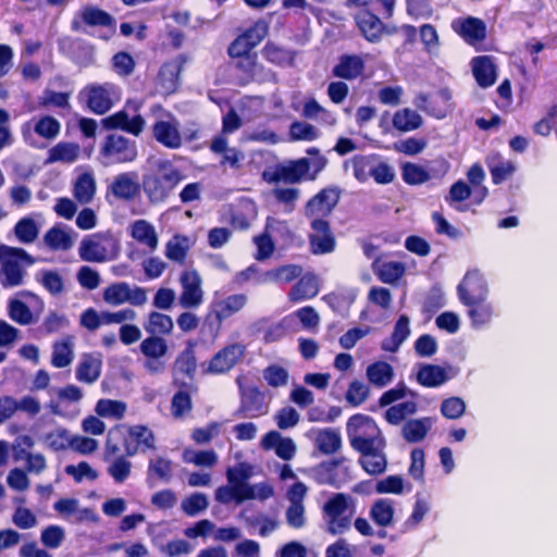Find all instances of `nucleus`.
<instances>
[{
  "label": "nucleus",
  "instance_id": "obj_1",
  "mask_svg": "<svg viewBox=\"0 0 557 557\" xmlns=\"http://www.w3.org/2000/svg\"><path fill=\"white\" fill-rule=\"evenodd\" d=\"M153 448L154 435L146 425L117 424L111 428L104 444V458H116L108 467L109 475L115 483H123L132 472V463L126 457Z\"/></svg>",
  "mask_w": 557,
  "mask_h": 557
},
{
  "label": "nucleus",
  "instance_id": "obj_2",
  "mask_svg": "<svg viewBox=\"0 0 557 557\" xmlns=\"http://www.w3.org/2000/svg\"><path fill=\"white\" fill-rule=\"evenodd\" d=\"M183 180L181 170L170 161H158L144 173L141 187L148 201L158 205L166 201Z\"/></svg>",
  "mask_w": 557,
  "mask_h": 557
},
{
  "label": "nucleus",
  "instance_id": "obj_3",
  "mask_svg": "<svg viewBox=\"0 0 557 557\" xmlns=\"http://www.w3.org/2000/svg\"><path fill=\"white\" fill-rule=\"evenodd\" d=\"M36 259L25 249L0 245V283L4 288L20 286L24 283L26 268Z\"/></svg>",
  "mask_w": 557,
  "mask_h": 557
},
{
  "label": "nucleus",
  "instance_id": "obj_4",
  "mask_svg": "<svg viewBox=\"0 0 557 557\" xmlns=\"http://www.w3.org/2000/svg\"><path fill=\"white\" fill-rule=\"evenodd\" d=\"M307 153L314 154L315 159L312 161L307 158L293 160L287 165L277 168L273 180L290 184L299 183L302 180H314L318 173L326 166L327 161L325 157L320 154L318 148H309Z\"/></svg>",
  "mask_w": 557,
  "mask_h": 557
},
{
  "label": "nucleus",
  "instance_id": "obj_5",
  "mask_svg": "<svg viewBox=\"0 0 557 557\" xmlns=\"http://www.w3.org/2000/svg\"><path fill=\"white\" fill-rule=\"evenodd\" d=\"M346 433L355 451L385 440L375 420L364 413H355L348 418Z\"/></svg>",
  "mask_w": 557,
  "mask_h": 557
},
{
  "label": "nucleus",
  "instance_id": "obj_6",
  "mask_svg": "<svg viewBox=\"0 0 557 557\" xmlns=\"http://www.w3.org/2000/svg\"><path fill=\"white\" fill-rule=\"evenodd\" d=\"M137 156L136 141L119 134L107 135L99 149V160L106 166L133 162Z\"/></svg>",
  "mask_w": 557,
  "mask_h": 557
},
{
  "label": "nucleus",
  "instance_id": "obj_7",
  "mask_svg": "<svg viewBox=\"0 0 557 557\" xmlns=\"http://www.w3.org/2000/svg\"><path fill=\"white\" fill-rule=\"evenodd\" d=\"M227 55L240 86L264 77V66L259 62L256 51L227 47Z\"/></svg>",
  "mask_w": 557,
  "mask_h": 557
},
{
  "label": "nucleus",
  "instance_id": "obj_8",
  "mask_svg": "<svg viewBox=\"0 0 557 557\" xmlns=\"http://www.w3.org/2000/svg\"><path fill=\"white\" fill-rule=\"evenodd\" d=\"M350 496L344 493L334 494L323 506V515L326 520L327 533L332 535L342 534L349 530L351 513L348 510Z\"/></svg>",
  "mask_w": 557,
  "mask_h": 557
},
{
  "label": "nucleus",
  "instance_id": "obj_9",
  "mask_svg": "<svg viewBox=\"0 0 557 557\" xmlns=\"http://www.w3.org/2000/svg\"><path fill=\"white\" fill-rule=\"evenodd\" d=\"M239 388L240 401L234 416L237 418L256 419L269 412L265 394L258 386H244L240 377L236 380Z\"/></svg>",
  "mask_w": 557,
  "mask_h": 557
},
{
  "label": "nucleus",
  "instance_id": "obj_10",
  "mask_svg": "<svg viewBox=\"0 0 557 557\" xmlns=\"http://www.w3.org/2000/svg\"><path fill=\"white\" fill-rule=\"evenodd\" d=\"M139 350L145 357L143 366L147 372L158 374L165 369L164 357L169 352V345L164 337L149 335L141 341Z\"/></svg>",
  "mask_w": 557,
  "mask_h": 557
},
{
  "label": "nucleus",
  "instance_id": "obj_11",
  "mask_svg": "<svg viewBox=\"0 0 557 557\" xmlns=\"http://www.w3.org/2000/svg\"><path fill=\"white\" fill-rule=\"evenodd\" d=\"M310 251L313 255H325L334 251L336 247V238L331 228L330 222L323 218H314L310 222Z\"/></svg>",
  "mask_w": 557,
  "mask_h": 557
},
{
  "label": "nucleus",
  "instance_id": "obj_12",
  "mask_svg": "<svg viewBox=\"0 0 557 557\" xmlns=\"http://www.w3.org/2000/svg\"><path fill=\"white\" fill-rule=\"evenodd\" d=\"M17 297L11 298L8 302V314L10 319L20 325H29L36 321V317L24 300H30L37 305L40 310L44 308L42 299L30 290H21Z\"/></svg>",
  "mask_w": 557,
  "mask_h": 557
},
{
  "label": "nucleus",
  "instance_id": "obj_13",
  "mask_svg": "<svg viewBox=\"0 0 557 557\" xmlns=\"http://www.w3.org/2000/svg\"><path fill=\"white\" fill-rule=\"evenodd\" d=\"M246 352L245 345L234 343L220 349L208 363L207 373L219 375L231 371Z\"/></svg>",
  "mask_w": 557,
  "mask_h": 557
},
{
  "label": "nucleus",
  "instance_id": "obj_14",
  "mask_svg": "<svg viewBox=\"0 0 557 557\" xmlns=\"http://www.w3.org/2000/svg\"><path fill=\"white\" fill-rule=\"evenodd\" d=\"M385 447L386 441L383 440L356 450L360 455L358 462L364 472L370 475H379L385 472L387 468Z\"/></svg>",
  "mask_w": 557,
  "mask_h": 557
},
{
  "label": "nucleus",
  "instance_id": "obj_15",
  "mask_svg": "<svg viewBox=\"0 0 557 557\" xmlns=\"http://www.w3.org/2000/svg\"><path fill=\"white\" fill-rule=\"evenodd\" d=\"M115 21L107 11L95 5H84L73 17L71 29L73 32H84L85 26L112 27Z\"/></svg>",
  "mask_w": 557,
  "mask_h": 557
},
{
  "label": "nucleus",
  "instance_id": "obj_16",
  "mask_svg": "<svg viewBox=\"0 0 557 557\" xmlns=\"http://www.w3.org/2000/svg\"><path fill=\"white\" fill-rule=\"evenodd\" d=\"M166 120H157L152 124V137L165 148L178 149L183 144L178 122L171 113H166Z\"/></svg>",
  "mask_w": 557,
  "mask_h": 557
},
{
  "label": "nucleus",
  "instance_id": "obj_17",
  "mask_svg": "<svg viewBox=\"0 0 557 557\" xmlns=\"http://www.w3.org/2000/svg\"><path fill=\"white\" fill-rule=\"evenodd\" d=\"M247 302L248 297L246 294H233L223 299L213 301L208 318H214L215 332H220L222 323L232 315L238 313Z\"/></svg>",
  "mask_w": 557,
  "mask_h": 557
},
{
  "label": "nucleus",
  "instance_id": "obj_18",
  "mask_svg": "<svg viewBox=\"0 0 557 557\" xmlns=\"http://www.w3.org/2000/svg\"><path fill=\"white\" fill-rule=\"evenodd\" d=\"M354 21L362 37L371 42L377 44L384 36L386 24L371 10H358Z\"/></svg>",
  "mask_w": 557,
  "mask_h": 557
},
{
  "label": "nucleus",
  "instance_id": "obj_19",
  "mask_svg": "<svg viewBox=\"0 0 557 557\" xmlns=\"http://www.w3.org/2000/svg\"><path fill=\"white\" fill-rule=\"evenodd\" d=\"M487 283L479 270L468 271L457 286V294L461 304L487 298Z\"/></svg>",
  "mask_w": 557,
  "mask_h": 557
},
{
  "label": "nucleus",
  "instance_id": "obj_20",
  "mask_svg": "<svg viewBox=\"0 0 557 557\" xmlns=\"http://www.w3.org/2000/svg\"><path fill=\"white\" fill-rule=\"evenodd\" d=\"M180 282L182 285L181 306L188 309L197 308L203 301L201 278L198 272L196 270L182 272Z\"/></svg>",
  "mask_w": 557,
  "mask_h": 557
},
{
  "label": "nucleus",
  "instance_id": "obj_21",
  "mask_svg": "<svg viewBox=\"0 0 557 557\" xmlns=\"http://www.w3.org/2000/svg\"><path fill=\"white\" fill-rule=\"evenodd\" d=\"M451 28L469 45L479 44L486 38V24L479 17L456 18L451 22Z\"/></svg>",
  "mask_w": 557,
  "mask_h": 557
},
{
  "label": "nucleus",
  "instance_id": "obj_22",
  "mask_svg": "<svg viewBox=\"0 0 557 557\" xmlns=\"http://www.w3.org/2000/svg\"><path fill=\"white\" fill-rule=\"evenodd\" d=\"M338 200L339 194L335 187L323 188L307 202L306 214L313 219H324L332 212Z\"/></svg>",
  "mask_w": 557,
  "mask_h": 557
},
{
  "label": "nucleus",
  "instance_id": "obj_23",
  "mask_svg": "<svg viewBox=\"0 0 557 557\" xmlns=\"http://www.w3.org/2000/svg\"><path fill=\"white\" fill-rule=\"evenodd\" d=\"M84 98L86 107L95 114H104L113 106L111 94L106 86L90 84L86 86L79 94Z\"/></svg>",
  "mask_w": 557,
  "mask_h": 557
},
{
  "label": "nucleus",
  "instance_id": "obj_24",
  "mask_svg": "<svg viewBox=\"0 0 557 557\" xmlns=\"http://www.w3.org/2000/svg\"><path fill=\"white\" fill-rule=\"evenodd\" d=\"M343 458L323 461L314 468V481L320 485L339 487L347 476V469L341 468Z\"/></svg>",
  "mask_w": 557,
  "mask_h": 557
},
{
  "label": "nucleus",
  "instance_id": "obj_25",
  "mask_svg": "<svg viewBox=\"0 0 557 557\" xmlns=\"http://www.w3.org/2000/svg\"><path fill=\"white\" fill-rule=\"evenodd\" d=\"M269 24L258 20L242 34H239L228 47L253 51V49L268 36Z\"/></svg>",
  "mask_w": 557,
  "mask_h": 557
},
{
  "label": "nucleus",
  "instance_id": "obj_26",
  "mask_svg": "<svg viewBox=\"0 0 557 557\" xmlns=\"http://www.w3.org/2000/svg\"><path fill=\"white\" fill-rule=\"evenodd\" d=\"M107 239L101 233L87 235L79 245L78 253L82 260L87 262H103L107 260V248L103 242Z\"/></svg>",
  "mask_w": 557,
  "mask_h": 557
},
{
  "label": "nucleus",
  "instance_id": "obj_27",
  "mask_svg": "<svg viewBox=\"0 0 557 557\" xmlns=\"http://www.w3.org/2000/svg\"><path fill=\"white\" fill-rule=\"evenodd\" d=\"M485 164L491 173L494 185H499L510 178L516 172L512 161L506 160L502 153L493 151L485 158Z\"/></svg>",
  "mask_w": 557,
  "mask_h": 557
},
{
  "label": "nucleus",
  "instance_id": "obj_28",
  "mask_svg": "<svg viewBox=\"0 0 557 557\" xmlns=\"http://www.w3.org/2000/svg\"><path fill=\"white\" fill-rule=\"evenodd\" d=\"M472 73L482 88L491 87L497 78L496 65L491 55H478L471 60Z\"/></svg>",
  "mask_w": 557,
  "mask_h": 557
},
{
  "label": "nucleus",
  "instance_id": "obj_29",
  "mask_svg": "<svg viewBox=\"0 0 557 557\" xmlns=\"http://www.w3.org/2000/svg\"><path fill=\"white\" fill-rule=\"evenodd\" d=\"M140 185L135 181L134 172L117 174L109 186L111 194L121 200H132L139 193Z\"/></svg>",
  "mask_w": 557,
  "mask_h": 557
},
{
  "label": "nucleus",
  "instance_id": "obj_30",
  "mask_svg": "<svg viewBox=\"0 0 557 557\" xmlns=\"http://www.w3.org/2000/svg\"><path fill=\"white\" fill-rule=\"evenodd\" d=\"M363 70L364 62L359 55L344 54L333 67L332 73L335 77L352 81L360 76Z\"/></svg>",
  "mask_w": 557,
  "mask_h": 557
},
{
  "label": "nucleus",
  "instance_id": "obj_31",
  "mask_svg": "<svg viewBox=\"0 0 557 557\" xmlns=\"http://www.w3.org/2000/svg\"><path fill=\"white\" fill-rule=\"evenodd\" d=\"M173 327L174 323L172 318L159 311H151L144 322V330L147 334L152 336H169Z\"/></svg>",
  "mask_w": 557,
  "mask_h": 557
},
{
  "label": "nucleus",
  "instance_id": "obj_32",
  "mask_svg": "<svg viewBox=\"0 0 557 557\" xmlns=\"http://www.w3.org/2000/svg\"><path fill=\"white\" fill-rule=\"evenodd\" d=\"M468 308V315L474 326H482L492 320L494 310L487 298L463 302Z\"/></svg>",
  "mask_w": 557,
  "mask_h": 557
},
{
  "label": "nucleus",
  "instance_id": "obj_33",
  "mask_svg": "<svg viewBox=\"0 0 557 557\" xmlns=\"http://www.w3.org/2000/svg\"><path fill=\"white\" fill-rule=\"evenodd\" d=\"M447 380L446 370L437 364H422L417 373V382L424 387H437Z\"/></svg>",
  "mask_w": 557,
  "mask_h": 557
},
{
  "label": "nucleus",
  "instance_id": "obj_34",
  "mask_svg": "<svg viewBox=\"0 0 557 557\" xmlns=\"http://www.w3.org/2000/svg\"><path fill=\"white\" fill-rule=\"evenodd\" d=\"M410 334L409 318L401 314L395 323L392 335L382 344L385 351L396 352Z\"/></svg>",
  "mask_w": 557,
  "mask_h": 557
},
{
  "label": "nucleus",
  "instance_id": "obj_35",
  "mask_svg": "<svg viewBox=\"0 0 557 557\" xmlns=\"http://www.w3.org/2000/svg\"><path fill=\"white\" fill-rule=\"evenodd\" d=\"M96 194V182L90 172H85L75 181L73 195L82 205L89 203Z\"/></svg>",
  "mask_w": 557,
  "mask_h": 557
},
{
  "label": "nucleus",
  "instance_id": "obj_36",
  "mask_svg": "<svg viewBox=\"0 0 557 557\" xmlns=\"http://www.w3.org/2000/svg\"><path fill=\"white\" fill-rule=\"evenodd\" d=\"M261 53L264 60L280 67L290 65L294 61V54L290 50L273 41H268L263 46Z\"/></svg>",
  "mask_w": 557,
  "mask_h": 557
},
{
  "label": "nucleus",
  "instance_id": "obj_37",
  "mask_svg": "<svg viewBox=\"0 0 557 557\" xmlns=\"http://www.w3.org/2000/svg\"><path fill=\"white\" fill-rule=\"evenodd\" d=\"M392 122L393 126L399 132H411L418 129L423 120L414 110L404 108L394 113Z\"/></svg>",
  "mask_w": 557,
  "mask_h": 557
},
{
  "label": "nucleus",
  "instance_id": "obj_38",
  "mask_svg": "<svg viewBox=\"0 0 557 557\" xmlns=\"http://www.w3.org/2000/svg\"><path fill=\"white\" fill-rule=\"evenodd\" d=\"M394 512L393 502L387 498H380L372 504L370 518L376 525L385 528L392 524Z\"/></svg>",
  "mask_w": 557,
  "mask_h": 557
},
{
  "label": "nucleus",
  "instance_id": "obj_39",
  "mask_svg": "<svg viewBox=\"0 0 557 557\" xmlns=\"http://www.w3.org/2000/svg\"><path fill=\"white\" fill-rule=\"evenodd\" d=\"M319 293L317 280L312 275L300 277L292 287L289 297L293 301H302L315 297Z\"/></svg>",
  "mask_w": 557,
  "mask_h": 557
},
{
  "label": "nucleus",
  "instance_id": "obj_40",
  "mask_svg": "<svg viewBox=\"0 0 557 557\" xmlns=\"http://www.w3.org/2000/svg\"><path fill=\"white\" fill-rule=\"evenodd\" d=\"M315 447L323 455H332L342 446L339 432L333 429L320 430L314 441Z\"/></svg>",
  "mask_w": 557,
  "mask_h": 557
},
{
  "label": "nucleus",
  "instance_id": "obj_41",
  "mask_svg": "<svg viewBox=\"0 0 557 557\" xmlns=\"http://www.w3.org/2000/svg\"><path fill=\"white\" fill-rule=\"evenodd\" d=\"M367 376L373 385L384 387L392 382L394 370L386 361H375L368 366Z\"/></svg>",
  "mask_w": 557,
  "mask_h": 557
},
{
  "label": "nucleus",
  "instance_id": "obj_42",
  "mask_svg": "<svg viewBox=\"0 0 557 557\" xmlns=\"http://www.w3.org/2000/svg\"><path fill=\"white\" fill-rule=\"evenodd\" d=\"M101 374V362L90 355H85L76 369V379L79 382L91 384Z\"/></svg>",
  "mask_w": 557,
  "mask_h": 557
},
{
  "label": "nucleus",
  "instance_id": "obj_43",
  "mask_svg": "<svg viewBox=\"0 0 557 557\" xmlns=\"http://www.w3.org/2000/svg\"><path fill=\"white\" fill-rule=\"evenodd\" d=\"M132 236L140 244L146 245L150 250H154L158 246V236L154 227L146 220L134 222Z\"/></svg>",
  "mask_w": 557,
  "mask_h": 557
},
{
  "label": "nucleus",
  "instance_id": "obj_44",
  "mask_svg": "<svg viewBox=\"0 0 557 557\" xmlns=\"http://www.w3.org/2000/svg\"><path fill=\"white\" fill-rule=\"evenodd\" d=\"M431 428L430 419H412L408 420L401 430L404 438L408 443H418L422 441Z\"/></svg>",
  "mask_w": 557,
  "mask_h": 557
},
{
  "label": "nucleus",
  "instance_id": "obj_45",
  "mask_svg": "<svg viewBox=\"0 0 557 557\" xmlns=\"http://www.w3.org/2000/svg\"><path fill=\"white\" fill-rule=\"evenodd\" d=\"M173 369L189 379H194L197 370V360L191 344H188L176 357Z\"/></svg>",
  "mask_w": 557,
  "mask_h": 557
},
{
  "label": "nucleus",
  "instance_id": "obj_46",
  "mask_svg": "<svg viewBox=\"0 0 557 557\" xmlns=\"http://www.w3.org/2000/svg\"><path fill=\"white\" fill-rule=\"evenodd\" d=\"M104 302L111 306H120L129 299V285L126 282L112 283L104 288L102 294Z\"/></svg>",
  "mask_w": 557,
  "mask_h": 557
},
{
  "label": "nucleus",
  "instance_id": "obj_47",
  "mask_svg": "<svg viewBox=\"0 0 557 557\" xmlns=\"http://www.w3.org/2000/svg\"><path fill=\"white\" fill-rule=\"evenodd\" d=\"M417 409V404L412 400H408L391 406L385 411L384 417L389 424L397 425L401 421H404L408 416L416 413Z\"/></svg>",
  "mask_w": 557,
  "mask_h": 557
},
{
  "label": "nucleus",
  "instance_id": "obj_48",
  "mask_svg": "<svg viewBox=\"0 0 557 557\" xmlns=\"http://www.w3.org/2000/svg\"><path fill=\"white\" fill-rule=\"evenodd\" d=\"M45 243L52 250H69L73 245L70 234L58 226L47 231Z\"/></svg>",
  "mask_w": 557,
  "mask_h": 557
},
{
  "label": "nucleus",
  "instance_id": "obj_49",
  "mask_svg": "<svg viewBox=\"0 0 557 557\" xmlns=\"http://www.w3.org/2000/svg\"><path fill=\"white\" fill-rule=\"evenodd\" d=\"M14 232L18 242L30 244L38 237L39 228L32 218L25 216L17 221Z\"/></svg>",
  "mask_w": 557,
  "mask_h": 557
},
{
  "label": "nucleus",
  "instance_id": "obj_50",
  "mask_svg": "<svg viewBox=\"0 0 557 557\" xmlns=\"http://www.w3.org/2000/svg\"><path fill=\"white\" fill-rule=\"evenodd\" d=\"M78 156V147L74 144L61 141L49 150L48 162H74Z\"/></svg>",
  "mask_w": 557,
  "mask_h": 557
},
{
  "label": "nucleus",
  "instance_id": "obj_51",
  "mask_svg": "<svg viewBox=\"0 0 557 557\" xmlns=\"http://www.w3.org/2000/svg\"><path fill=\"white\" fill-rule=\"evenodd\" d=\"M60 129V122L50 115L39 117L34 124V132L47 140L54 139L59 135Z\"/></svg>",
  "mask_w": 557,
  "mask_h": 557
},
{
  "label": "nucleus",
  "instance_id": "obj_52",
  "mask_svg": "<svg viewBox=\"0 0 557 557\" xmlns=\"http://www.w3.org/2000/svg\"><path fill=\"white\" fill-rule=\"evenodd\" d=\"M406 267L400 261H385L380 265L377 277L381 282L393 284L405 274Z\"/></svg>",
  "mask_w": 557,
  "mask_h": 557
},
{
  "label": "nucleus",
  "instance_id": "obj_53",
  "mask_svg": "<svg viewBox=\"0 0 557 557\" xmlns=\"http://www.w3.org/2000/svg\"><path fill=\"white\" fill-rule=\"evenodd\" d=\"M374 160L375 154H358L352 158L354 176L358 182L364 183L371 177Z\"/></svg>",
  "mask_w": 557,
  "mask_h": 557
},
{
  "label": "nucleus",
  "instance_id": "obj_54",
  "mask_svg": "<svg viewBox=\"0 0 557 557\" xmlns=\"http://www.w3.org/2000/svg\"><path fill=\"white\" fill-rule=\"evenodd\" d=\"M401 176L408 185H420L430 180L429 172L421 165L407 162L403 165Z\"/></svg>",
  "mask_w": 557,
  "mask_h": 557
},
{
  "label": "nucleus",
  "instance_id": "obj_55",
  "mask_svg": "<svg viewBox=\"0 0 557 557\" xmlns=\"http://www.w3.org/2000/svg\"><path fill=\"white\" fill-rule=\"evenodd\" d=\"M369 387L359 380H354L348 385L345 393V399L351 407H358L369 397Z\"/></svg>",
  "mask_w": 557,
  "mask_h": 557
},
{
  "label": "nucleus",
  "instance_id": "obj_56",
  "mask_svg": "<svg viewBox=\"0 0 557 557\" xmlns=\"http://www.w3.org/2000/svg\"><path fill=\"white\" fill-rule=\"evenodd\" d=\"M73 360L72 345L69 341L55 343L53 346L51 363L55 368H65Z\"/></svg>",
  "mask_w": 557,
  "mask_h": 557
},
{
  "label": "nucleus",
  "instance_id": "obj_57",
  "mask_svg": "<svg viewBox=\"0 0 557 557\" xmlns=\"http://www.w3.org/2000/svg\"><path fill=\"white\" fill-rule=\"evenodd\" d=\"M193 408L191 397L188 391H177L171 400V413L174 418H181Z\"/></svg>",
  "mask_w": 557,
  "mask_h": 557
},
{
  "label": "nucleus",
  "instance_id": "obj_58",
  "mask_svg": "<svg viewBox=\"0 0 557 557\" xmlns=\"http://www.w3.org/2000/svg\"><path fill=\"white\" fill-rule=\"evenodd\" d=\"M289 136L293 140L311 141L319 137V131L311 124L296 121L290 124Z\"/></svg>",
  "mask_w": 557,
  "mask_h": 557
},
{
  "label": "nucleus",
  "instance_id": "obj_59",
  "mask_svg": "<svg viewBox=\"0 0 557 557\" xmlns=\"http://www.w3.org/2000/svg\"><path fill=\"white\" fill-rule=\"evenodd\" d=\"M208 498L202 493H193L182 502V510L189 517H194L207 509Z\"/></svg>",
  "mask_w": 557,
  "mask_h": 557
},
{
  "label": "nucleus",
  "instance_id": "obj_60",
  "mask_svg": "<svg viewBox=\"0 0 557 557\" xmlns=\"http://www.w3.org/2000/svg\"><path fill=\"white\" fill-rule=\"evenodd\" d=\"M183 236H174L165 245V257L174 262L183 264L185 262L188 248L183 245Z\"/></svg>",
  "mask_w": 557,
  "mask_h": 557
},
{
  "label": "nucleus",
  "instance_id": "obj_61",
  "mask_svg": "<svg viewBox=\"0 0 557 557\" xmlns=\"http://www.w3.org/2000/svg\"><path fill=\"white\" fill-rule=\"evenodd\" d=\"M71 440L72 437L65 429H57L46 435V444L53 451H61L71 447Z\"/></svg>",
  "mask_w": 557,
  "mask_h": 557
},
{
  "label": "nucleus",
  "instance_id": "obj_62",
  "mask_svg": "<svg viewBox=\"0 0 557 557\" xmlns=\"http://www.w3.org/2000/svg\"><path fill=\"white\" fill-rule=\"evenodd\" d=\"M419 38L426 52H435L440 47L437 30L432 24H423L419 29Z\"/></svg>",
  "mask_w": 557,
  "mask_h": 557
},
{
  "label": "nucleus",
  "instance_id": "obj_63",
  "mask_svg": "<svg viewBox=\"0 0 557 557\" xmlns=\"http://www.w3.org/2000/svg\"><path fill=\"white\" fill-rule=\"evenodd\" d=\"M465 401L457 396L446 398L441 404V413L449 420H456L460 418L465 413Z\"/></svg>",
  "mask_w": 557,
  "mask_h": 557
},
{
  "label": "nucleus",
  "instance_id": "obj_64",
  "mask_svg": "<svg viewBox=\"0 0 557 557\" xmlns=\"http://www.w3.org/2000/svg\"><path fill=\"white\" fill-rule=\"evenodd\" d=\"M263 377L268 385L281 387L288 382V371L278 364H270L263 370Z\"/></svg>",
  "mask_w": 557,
  "mask_h": 557
}]
</instances>
